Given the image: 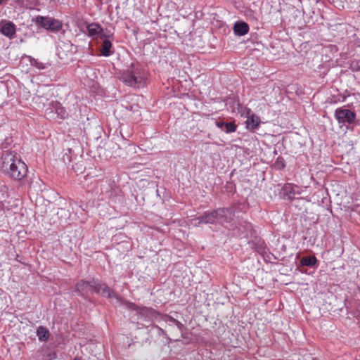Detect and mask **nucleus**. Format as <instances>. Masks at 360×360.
I'll return each mask as SVG.
<instances>
[{
	"label": "nucleus",
	"mask_w": 360,
	"mask_h": 360,
	"mask_svg": "<svg viewBox=\"0 0 360 360\" xmlns=\"http://www.w3.org/2000/svg\"><path fill=\"white\" fill-rule=\"evenodd\" d=\"M5 148L4 146L1 154L2 170L6 172L11 178L21 180L27 172L26 164L20 160L16 152Z\"/></svg>",
	"instance_id": "nucleus-1"
},
{
	"label": "nucleus",
	"mask_w": 360,
	"mask_h": 360,
	"mask_svg": "<svg viewBox=\"0 0 360 360\" xmlns=\"http://www.w3.org/2000/svg\"><path fill=\"white\" fill-rule=\"evenodd\" d=\"M120 80L132 88H141L146 84L147 73L139 64L131 63L120 75Z\"/></svg>",
	"instance_id": "nucleus-2"
},
{
	"label": "nucleus",
	"mask_w": 360,
	"mask_h": 360,
	"mask_svg": "<svg viewBox=\"0 0 360 360\" xmlns=\"http://www.w3.org/2000/svg\"><path fill=\"white\" fill-rule=\"evenodd\" d=\"M38 28H43L52 32H57L62 29L60 20L49 16L37 15L32 19Z\"/></svg>",
	"instance_id": "nucleus-3"
},
{
	"label": "nucleus",
	"mask_w": 360,
	"mask_h": 360,
	"mask_svg": "<svg viewBox=\"0 0 360 360\" xmlns=\"http://www.w3.org/2000/svg\"><path fill=\"white\" fill-rule=\"evenodd\" d=\"M239 207L233 205L228 207L219 208V224H229V229L231 224H233L236 217V213Z\"/></svg>",
	"instance_id": "nucleus-4"
},
{
	"label": "nucleus",
	"mask_w": 360,
	"mask_h": 360,
	"mask_svg": "<svg viewBox=\"0 0 360 360\" xmlns=\"http://www.w3.org/2000/svg\"><path fill=\"white\" fill-rule=\"evenodd\" d=\"M129 308L135 311L137 319L143 321H150L156 318L158 314L155 310L146 307H139L134 303H129Z\"/></svg>",
	"instance_id": "nucleus-5"
},
{
	"label": "nucleus",
	"mask_w": 360,
	"mask_h": 360,
	"mask_svg": "<svg viewBox=\"0 0 360 360\" xmlns=\"http://www.w3.org/2000/svg\"><path fill=\"white\" fill-rule=\"evenodd\" d=\"M335 117L339 124H351L354 122L356 114L351 110L339 108L335 111Z\"/></svg>",
	"instance_id": "nucleus-6"
},
{
	"label": "nucleus",
	"mask_w": 360,
	"mask_h": 360,
	"mask_svg": "<svg viewBox=\"0 0 360 360\" xmlns=\"http://www.w3.org/2000/svg\"><path fill=\"white\" fill-rule=\"evenodd\" d=\"M92 291L102 297L119 300L116 294L105 283H103L98 279H95Z\"/></svg>",
	"instance_id": "nucleus-7"
},
{
	"label": "nucleus",
	"mask_w": 360,
	"mask_h": 360,
	"mask_svg": "<svg viewBox=\"0 0 360 360\" xmlns=\"http://www.w3.org/2000/svg\"><path fill=\"white\" fill-rule=\"evenodd\" d=\"M229 229L233 231L239 236L245 237L251 234L252 226L246 221H238L237 222L234 221Z\"/></svg>",
	"instance_id": "nucleus-8"
},
{
	"label": "nucleus",
	"mask_w": 360,
	"mask_h": 360,
	"mask_svg": "<svg viewBox=\"0 0 360 360\" xmlns=\"http://www.w3.org/2000/svg\"><path fill=\"white\" fill-rule=\"evenodd\" d=\"M195 221H198V225L201 224H219V208L205 212L202 215L196 217Z\"/></svg>",
	"instance_id": "nucleus-9"
},
{
	"label": "nucleus",
	"mask_w": 360,
	"mask_h": 360,
	"mask_svg": "<svg viewBox=\"0 0 360 360\" xmlns=\"http://www.w3.org/2000/svg\"><path fill=\"white\" fill-rule=\"evenodd\" d=\"M247 115V120L245 121L246 128L249 130H254L257 129L261 122L260 118L253 114L252 110L248 108H245L244 112Z\"/></svg>",
	"instance_id": "nucleus-10"
},
{
	"label": "nucleus",
	"mask_w": 360,
	"mask_h": 360,
	"mask_svg": "<svg viewBox=\"0 0 360 360\" xmlns=\"http://www.w3.org/2000/svg\"><path fill=\"white\" fill-rule=\"evenodd\" d=\"M95 279L90 281L80 280L75 284V292L84 298H86L85 292L89 290H93V285H94Z\"/></svg>",
	"instance_id": "nucleus-11"
},
{
	"label": "nucleus",
	"mask_w": 360,
	"mask_h": 360,
	"mask_svg": "<svg viewBox=\"0 0 360 360\" xmlns=\"http://www.w3.org/2000/svg\"><path fill=\"white\" fill-rule=\"evenodd\" d=\"M86 30L88 36L91 38H96L97 36H100L101 39L110 37V34L107 35L103 33V29L98 23L92 22L86 26Z\"/></svg>",
	"instance_id": "nucleus-12"
},
{
	"label": "nucleus",
	"mask_w": 360,
	"mask_h": 360,
	"mask_svg": "<svg viewBox=\"0 0 360 360\" xmlns=\"http://www.w3.org/2000/svg\"><path fill=\"white\" fill-rule=\"evenodd\" d=\"M0 32L9 39H13L15 35V25L11 21L1 22L0 25Z\"/></svg>",
	"instance_id": "nucleus-13"
},
{
	"label": "nucleus",
	"mask_w": 360,
	"mask_h": 360,
	"mask_svg": "<svg viewBox=\"0 0 360 360\" xmlns=\"http://www.w3.org/2000/svg\"><path fill=\"white\" fill-rule=\"evenodd\" d=\"M233 32L235 35L242 37L248 34L249 32V25L244 21H237L233 25Z\"/></svg>",
	"instance_id": "nucleus-14"
},
{
	"label": "nucleus",
	"mask_w": 360,
	"mask_h": 360,
	"mask_svg": "<svg viewBox=\"0 0 360 360\" xmlns=\"http://www.w3.org/2000/svg\"><path fill=\"white\" fill-rule=\"evenodd\" d=\"M301 266H305L311 268H317L319 262L315 256H307L301 258L300 261Z\"/></svg>",
	"instance_id": "nucleus-15"
},
{
	"label": "nucleus",
	"mask_w": 360,
	"mask_h": 360,
	"mask_svg": "<svg viewBox=\"0 0 360 360\" xmlns=\"http://www.w3.org/2000/svg\"><path fill=\"white\" fill-rule=\"evenodd\" d=\"M75 48L70 41H61L58 46V53L60 58H63L62 52L68 53L72 52V49Z\"/></svg>",
	"instance_id": "nucleus-16"
},
{
	"label": "nucleus",
	"mask_w": 360,
	"mask_h": 360,
	"mask_svg": "<svg viewBox=\"0 0 360 360\" xmlns=\"http://www.w3.org/2000/svg\"><path fill=\"white\" fill-rule=\"evenodd\" d=\"M103 41L102 42L101 48V55L105 57H108L112 55L113 51H111L112 47V44L111 41L106 38H103Z\"/></svg>",
	"instance_id": "nucleus-17"
},
{
	"label": "nucleus",
	"mask_w": 360,
	"mask_h": 360,
	"mask_svg": "<svg viewBox=\"0 0 360 360\" xmlns=\"http://www.w3.org/2000/svg\"><path fill=\"white\" fill-rule=\"evenodd\" d=\"M36 334L40 342H46L50 336L49 330L42 326L37 328Z\"/></svg>",
	"instance_id": "nucleus-18"
},
{
	"label": "nucleus",
	"mask_w": 360,
	"mask_h": 360,
	"mask_svg": "<svg viewBox=\"0 0 360 360\" xmlns=\"http://www.w3.org/2000/svg\"><path fill=\"white\" fill-rule=\"evenodd\" d=\"M163 320L169 326H176L181 333L185 329L184 324L172 316H165Z\"/></svg>",
	"instance_id": "nucleus-19"
},
{
	"label": "nucleus",
	"mask_w": 360,
	"mask_h": 360,
	"mask_svg": "<svg viewBox=\"0 0 360 360\" xmlns=\"http://www.w3.org/2000/svg\"><path fill=\"white\" fill-rule=\"evenodd\" d=\"M52 110H55L56 113L60 117L65 118L67 116L65 109L61 105L59 102L52 101L51 103Z\"/></svg>",
	"instance_id": "nucleus-20"
},
{
	"label": "nucleus",
	"mask_w": 360,
	"mask_h": 360,
	"mask_svg": "<svg viewBox=\"0 0 360 360\" xmlns=\"http://www.w3.org/2000/svg\"><path fill=\"white\" fill-rule=\"evenodd\" d=\"M73 151L70 148H67L63 150L62 160L65 165H68L72 162Z\"/></svg>",
	"instance_id": "nucleus-21"
},
{
	"label": "nucleus",
	"mask_w": 360,
	"mask_h": 360,
	"mask_svg": "<svg viewBox=\"0 0 360 360\" xmlns=\"http://www.w3.org/2000/svg\"><path fill=\"white\" fill-rule=\"evenodd\" d=\"M295 188H297V186L287 184L283 188V193L286 195H289V198H290V195H294L296 193L295 191Z\"/></svg>",
	"instance_id": "nucleus-22"
},
{
	"label": "nucleus",
	"mask_w": 360,
	"mask_h": 360,
	"mask_svg": "<svg viewBox=\"0 0 360 360\" xmlns=\"http://www.w3.org/2000/svg\"><path fill=\"white\" fill-rule=\"evenodd\" d=\"M30 61L31 65L37 68L39 70H44L48 67V64L41 63L37 59L30 57Z\"/></svg>",
	"instance_id": "nucleus-23"
},
{
	"label": "nucleus",
	"mask_w": 360,
	"mask_h": 360,
	"mask_svg": "<svg viewBox=\"0 0 360 360\" xmlns=\"http://www.w3.org/2000/svg\"><path fill=\"white\" fill-rule=\"evenodd\" d=\"M237 126L234 122H226L224 129L223 131L226 133H232L236 131Z\"/></svg>",
	"instance_id": "nucleus-24"
},
{
	"label": "nucleus",
	"mask_w": 360,
	"mask_h": 360,
	"mask_svg": "<svg viewBox=\"0 0 360 360\" xmlns=\"http://www.w3.org/2000/svg\"><path fill=\"white\" fill-rule=\"evenodd\" d=\"M349 94H338L337 96H333V102L338 103V102H344L345 101L347 96H349Z\"/></svg>",
	"instance_id": "nucleus-25"
},
{
	"label": "nucleus",
	"mask_w": 360,
	"mask_h": 360,
	"mask_svg": "<svg viewBox=\"0 0 360 360\" xmlns=\"http://www.w3.org/2000/svg\"><path fill=\"white\" fill-rule=\"evenodd\" d=\"M275 164L277 165V167L279 169H283L285 167V165L284 163V160H283V159L281 157H278L276 159Z\"/></svg>",
	"instance_id": "nucleus-26"
},
{
	"label": "nucleus",
	"mask_w": 360,
	"mask_h": 360,
	"mask_svg": "<svg viewBox=\"0 0 360 360\" xmlns=\"http://www.w3.org/2000/svg\"><path fill=\"white\" fill-rule=\"evenodd\" d=\"M57 357L56 353L55 352H49L46 354V360H53Z\"/></svg>",
	"instance_id": "nucleus-27"
},
{
	"label": "nucleus",
	"mask_w": 360,
	"mask_h": 360,
	"mask_svg": "<svg viewBox=\"0 0 360 360\" xmlns=\"http://www.w3.org/2000/svg\"><path fill=\"white\" fill-rule=\"evenodd\" d=\"M226 122L224 121H219L216 122V126L220 129L221 131H224Z\"/></svg>",
	"instance_id": "nucleus-28"
},
{
	"label": "nucleus",
	"mask_w": 360,
	"mask_h": 360,
	"mask_svg": "<svg viewBox=\"0 0 360 360\" xmlns=\"http://www.w3.org/2000/svg\"><path fill=\"white\" fill-rule=\"evenodd\" d=\"M34 0H20L19 1L21 2L22 5H27V3H32Z\"/></svg>",
	"instance_id": "nucleus-29"
},
{
	"label": "nucleus",
	"mask_w": 360,
	"mask_h": 360,
	"mask_svg": "<svg viewBox=\"0 0 360 360\" xmlns=\"http://www.w3.org/2000/svg\"><path fill=\"white\" fill-rule=\"evenodd\" d=\"M157 328H158V329L159 330H160L162 333H164V330H163L161 328H159V327H157Z\"/></svg>",
	"instance_id": "nucleus-30"
},
{
	"label": "nucleus",
	"mask_w": 360,
	"mask_h": 360,
	"mask_svg": "<svg viewBox=\"0 0 360 360\" xmlns=\"http://www.w3.org/2000/svg\"><path fill=\"white\" fill-rule=\"evenodd\" d=\"M74 360H81V359L79 358H75Z\"/></svg>",
	"instance_id": "nucleus-31"
},
{
	"label": "nucleus",
	"mask_w": 360,
	"mask_h": 360,
	"mask_svg": "<svg viewBox=\"0 0 360 360\" xmlns=\"http://www.w3.org/2000/svg\"><path fill=\"white\" fill-rule=\"evenodd\" d=\"M3 3V0H0V5H1Z\"/></svg>",
	"instance_id": "nucleus-32"
},
{
	"label": "nucleus",
	"mask_w": 360,
	"mask_h": 360,
	"mask_svg": "<svg viewBox=\"0 0 360 360\" xmlns=\"http://www.w3.org/2000/svg\"><path fill=\"white\" fill-rule=\"evenodd\" d=\"M313 360H319L318 359L316 358H314Z\"/></svg>",
	"instance_id": "nucleus-33"
}]
</instances>
